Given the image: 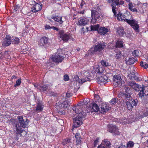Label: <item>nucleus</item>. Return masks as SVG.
Masks as SVG:
<instances>
[{
  "mask_svg": "<svg viewBox=\"0 0 148 148\" xmlns=\"http://www.w3.org/2000/svg\"><path fill=\"white\" fill-rule=\"evenodd\" d=\"M17 119L18 121L16 119H12L9 122L13 126H15L16 133L21 134L23 130L22 128H25L26 127V124L22 116H18Z\"/></svg>",
  "mask_w": 148,
  "mask_h": 148,
  "instance_id": "f257e3e1",
  "label": "nucleus"
},
{
  "mask_svg": "<svg viewBox=\"0 0 148 148\" xmlns=\"http://www.w3.org/2000/svg\"><path fill=\"white\" fill-rule=\"evenodd\" d=\"M129 86L136 91L139 92L138 95L140 97L143 98L144 97L145 94L144 91L145 86L144 85H140L136 84L134 82H131L129 83Z\"/></svg>",
  "mask_w": 148,
  "mask_h": 148,
  "instance_id": "f03ea898",
  "label": "nucleus"
},
{
  "mask_svg": "<svg viewBox=\"0 0 148 148\" xmlns=\"http://www.w3.org/2000/svg\"><path fill=\"white\" fill-rule=\"evenodd\" d=\"M94 99L95 102L90 104V108L91 111L97 112L99 109V106H100V105L102 103V99L100 98L99 95H95L94 96Z\"/></svg>",
  "mask_w": 148,
  "mask_h": 148,
  "instance_id": "7ed1b4c3",
  "label": "nucleus"
},
{
  "mask_svg": "<svg viewBox=\"0 0 148 148\" xmlns=\"http://www.w3.org/2000/svg\"><path fill=\"white\" fill-rule=\"evenodd\" d=\"M83 116L82 113H79V114H78V116L74 119L73 127H74L77 128L82 124V120Z\"/></svg>",
  "mask_w": 148,
  "mask_h": 148,
  "instance_id": "20e7f679",
  "label": "nucleus"
},
{
  "mask_svg": "<svg viewBox=\"0 0 148 148\" xmlns=\"http://www.w3.org/2000/svg\"><path fill=\"white\" fill-rule=\"evenodd\" d=\"M108 2L112 3L111 6L113 12L114 14H116L115 9H116V6L118 5H122L124 3V2L123 1H119V0H108Z\"/></svg>",
  "mask_w": 148,
  "mask_h": 148,
  "instance_id": "39448f33",
  "label": "nucleus"
},
{
  "mask_svg": "<svg viewBox=\"0 0 148 148\" xmlns=\"http://www.w3.org/2000/svg\"><path fill=\"white\" fill-rule=\"evenodd\" d=\"M127 23L130 24L136 32H139V25L137 21L134 19L127 20Z\"/></svg>",
  "mask_w": 148,
  "mask_h": 148,
  "instance_id": "423d86ee",
  "label": "nucleus"
},
{
  "mask_svg": "<svg viewBox=\"0 0 148 148\" xmlns=\"http://www.w3.org/2000/svg\"><path fill=\"white\" fill-rule=\"evenodd\" d=\"M91 12L92 19H91V22L95 24L97 21V19L100 17V14L98 11L95 10H92Z\"/></svg>",
  "mask_w": 148,
  "mask_h": 148,
  "instance_id": "0eeeda50",
  "label": "nucleus"
},
{
  "mask_svg": "<svg viewBox=\"0 0 148 148\" xmlns=\"http://www.w3.org/2000/svg\"><path fill=\"white\" fill-rule=\"evenodd\" d=\"M138 101L137 99H134L131 98L129 99L126 102V105L127 109L129 110L132 109L134 106H136L137 104Z\"/></svg>",
  "mask_w": 148,
  "mask_h": 148,
  "instance_id": "6e6552de",
  "label": "nucleus"
},
{
  "mask_svg": "<svg viewBox=\"0 0 148 148\" xmlns=\"http://www.w3.org/2000/svg\"><path fill=\"white\" fill-rule=\"evenodd\" d=\"M59 37L64 42H66L71 38V36L68 34L64 33L63 30L59 31Z\"/></svg>",
  "mask_w": 148,
  "mask_h": 148,
  "instance_id": "1a4fd4ad",
  "label": "nucleus"
},
{
  "mask_svg": "<svg viewBox=\"0 0 148 148\" xmlns=\"http://www.w3.org/2000/svg\"><path fill=\"white\" fill-rule=\"evenodd\" d=\"M105 43H99L96 45L93 51H92V54L94 53L95 52H100L106 46Z\"/></svg>",
  "mask_w": 148,
  "mask_h": 148,
  "instance_id": "9d476101",
  "label": "nucleus"
},
{
  "mask_svg": "<svg viewBox=\"0 0 148 148\" xmlns=\"http://www.w3.org/2000/svg\"><path fill=\"white\" fill-rule=\"evenodd\" d=\"M64 58L63 56L59 54L53 55L51 56V58L52 61L54 62H61Z\"/></svg>",
  "mask_w": 148,
  "mask_h": 148,
  "instance_id": "9b49d317",
  "label": "nucleus"
},
{
  "mask_svg": "<svg viewBox=\"0 0 148 148\" xmlns=\"http://www.w3.org/2000/svg\"><path fill=\"white\" fill-rule=\"evenodd\" d=\"M108 130L111 133L114 134H119V129L114 125L110 124L108 126Z\"/></svg>",
  "mask_w": 148,
  "mask_h": 148,
  "instance_id": "f8f14e48",
  "label": "nucleus"
},
{
  "mask_svg": "<svg viewBox=\"0 0 148 148\" xmlns=\"http://www.w3.org/2000/svg\"><path fill=\"white\" fill-rule=\"evenodd\" d=\"M114 84L115 85H122V79L121 76L118 75H116L113 77Z\"/></svg>",
  "mask_w": 148,
  "mask_h": 148,
  "instance_id": "ddd939ff",
  "label": "nucleus"
},
{
  "mask_svg": "<svg viewBox=\"0 0 148 148\" xmlns=\"http://www.w3.org/2000/svg\"><path fill=\"white\" fill-rule=\"evenodd\" d=\"M89 21V19L87 18L81 17L79 18L77 24L79 25L84 26L87 24Z\"/></svg>",
  "mask_w": 148,
  "mask_h": 148,
  "instance_id": "4468645a",
  "label": "nucleus"
},
{
  "mask_svg": "<svg viewBox=\"0 0 148 148\" xmlns=\"http://www.w3.org/2000/svg\"><path fill=\"white\" fill-rule=\"evenodd\" d=\"M42 8V4L41 3H36L32 8L31 11L34 13H36L40 11Z\"/></svg>",
  "mask_w": 148,
  "mask_h": 148,
  "instance_id": "2eb2a0df",
  "label": "nucleus"
},
{
  "mask_svg": "<svg viewBox=\"0 0 148 148\" xmlns=\"http://www.w3.org/2000/svg\"><path fill=\"white\" fill-rule=\"evenodd\" d=\"M110 143L109 141L107 140H103L101 143L99 145L97 148H110Z\"/></svg>",
  "mask_w": 148,
  "mask_h": 148,
  "instance_id": "dca6fc26",
  "label": "nucleus"
},
{
  "mask_svg": "<svg viewBox=\"0 0 148 148\" xmlns=\"http://www.w3.org/2000/svg\"><path fill=\"white\" fill-rule=\"evenodd\" d=\"M97 80L99 82H110V79H108V77L103 74L101 75L97 78Z\"/></svg>",
  "mask_w": 148,
  "mask_h": 148,
  "instance_id": "f3484780",
  "label": "nucleus"
},
{
  "mask_svg": "<svg viewBox=\"0 0 148 148\" xmlns=\"http://www.w3.org/2000/svg\"><path fill=\"white\" fill-rule=\"evenodd\" d=\"M12 41L10 36H6L3 41L2 45L3 46H8L10 45Z\"/></svg>",
  "mask_w": 148,
  "mask_h": 148,
  "instance_id": "a211bd4d",
  "label": "nucleus"
},
{
  "mask_svg": "<svg viewBox=\"0 0 148 148\" xmlns=\"http://www.w3.org/2000/svg\"><path fill=\"white\" fill-rule=\"evenodd\" d=\"M102 102L103 103H101L100 106H99L101 107V113H103L108 111L109 110V108L107 106L106 103H104L102 100Z\"/></svg>",
  "mask_w": 148,
  "mask_h": 148,
  "instance_id": "6ab92c4d",
  "label": "nucleus"
},
{
  "mask_svg": "<svg viewBox=\"0 0 148 148\" xmlns=\"http://www.w3.org/2000/svg\"><path fill=\"white\" fill-rule=\"evenodd\" d=\"M109 32V29L105 27H101L98 29V32L101 35H104Z\"/></svg>",
  "mask_w": 148,
  "mask_h": 148,
  "instance_id": "aec40b11",
  "label": "nucleus"
},
{
  "mask_svg": "<svg viewBox=\"0 0 148 148\" xmlns=\"http://www.w3.org/2000/svg\"><path fill=\"white\" fill-rule=\"evenodd\" d=\"M56 104L61 109L67 108L69 106L68 102L66 101H64L62 103L59 102Z\"/></svg>",
  "mask_w": 148,
  "mask_h": 148,
  "instance_id": "412c9836",
  "label": "nucleus"
},
{
  "mask_svg": "<svg viewBox=\"0 0 148 148\" xmlns=\"http://www.w3.org/2000/svg\"><path fill=\"white\" fill-rule=\"evenodd\" d=\"M48 39L45 37L41 38L38 42V45L40 46H44L46 45Z\"/></svg>",
  "mask_w": 148,
  "mask_h": 148,
  "instance_id": "4be33fe9",
  "label": "nucleus"
},
{
  "mask_svg": "<svg viewBox=\"0 0 148 148\" xmlns=\"http://www.w3.org/2000/svg\"><path fill=\"white\" fill-rule=\"evenodd\" d=\"M117 17L119 21H126L127 23V20H129L126 18L124 14H122L120 12L117 15Z\"/></svg>",
  "mask_w": 148,
  "mask_h": 148,
  "instance_id": "5701e85b",
  "label": "nucleus"
},
{
  "mask_svg": "<svg viewBox=\"0 0 148 148\" xmlns=\"http://www.w3.org/2000/svg\"><path fill=\"white\" fill-rule=\"evenodd\" d=\"M71 143V139L69 138L63 140L62 142V144L63 145L66 146L67 147L70 146Z\"/></svg>",
  "mask_w": 148,
  "mask_h": 148,
  "instance_id": "b1692460",
  "label": "nucleus"
},
{
  "mask_svg": "<svg viewBox=\"0 0 148 148\" xmlns=\"http://www.w3.org/2000/svg\"><path fill=\"white\" fill-rule=\"evenodd\" d=\"M34 86L36 88H37V89H39L41 91H46L48 88V86L46 85H43L36 86L35 85H34Z\"/></svg>",
  "mask_w": 148,
  "mask_h": 148,
  "instance_id": "393cba45",
  "label": "nucleus"
},
{
  "mask_svg": "<svg viewBox=\"0 0 148 148\" xmlns=\"http://www.w3.org/2000/svg\"><path fill=\"white\" fill-rule=\"evenodd\" d=\"M75 136L76 140V144L77 145L80 144L82 141V138L79 133H76L75 134Z\"/></svg>",
  "mask_w": 148,
  "mask_h": 148,
  "instance_id": "a878e982",
  "label": "nucleus"
},
{
  "mask_svg": "<svg viewBox=\"0 0 148 148\" xmlns=\"http://www.w3.org/2000/svg\"><path fill=\"white\" fill-rule=\"evenodd\" d=\"M11 41L12 44L18 45L20 42V39L17 37H14L12 38Z\"/></svg>",
  "mask_w": 148,
  "mask_h": 148,
  "instance_id": "bb28decb",
  "label": "nucleus"
},
{
  "mask_svg": "<svg viewBox=\"0 0 148 148\" xmlns=\"http://www.w3.org/2000/svg\"><path fill=\"white\" fill-rule=\"evenodd\" d=\"M55 21L59 23L60 24H61L62 23L63 21L62 20V17L58 16H56L53 17L52 18Z\"/></svg>",
  "mask_w": 148,
  "mask_h": 148,
  "instance_id": "cd10ccee",
  "label": "nucleus"
},
{
  "mask_svg": "<svg viewBox=\"0 0 148 148\" xmlns=\"http://www.w3.org/2000/svg\"><path fill=\"white\" fill-rule=\"evenodd\" d=\"M136 59L134 58H131L126 61V63L129 64H133L136 61Z\"/></svg>",
  "mask_w": 148,
  "mask_h": 148,
  "instance_id": "c85d7f7f",
  "label": "nucleus"
},
{
  "mask_svg": "<svg viewBox=\"0 0 148 148\" xmlns=\"http://www.w3.org/2000/svg\"><path fill=\"white\" fill-rule=\"evenodd\" d=\"M99 25L97 24L95 25H91L90 26L91 31H96L99 29Z\"/></svg>",
  "mask_w": 148,
  "mask_h": 148,
  "instance_id": "c756f323",
  "label": "nucleus"
},
{
  "mask_svg": "<svg viewBox=\"0 0 148 148\" xmlns=\"http://www.w3.org/2000/svg\"><path fill=\"white\" fill-rule=\"evenodd\" d=\"M116 47H122L123 46V42L119 40H118L116 44Z\"/></svg>",
  "mask_w": 148,
  "mask_h": 148,
  "instance_id": "7c9ffc66",
  "label": "nucleus"
},
{
  "mask_svg": "<svg viewBox=\"0 0 148 148\" xmlns=\"http://www.w3.org/2000/svg\"><path fill=\"white\" fill-rule=\"evenodd\" d=\"M73 109L74 111H75V112L76 114H79V113H82L81 112L82 109L79 106L74 107Z\"/></svg>",
  "mask_w": 148,
  "mask_h": 148,
  "instance_id": "2f4dec72",
  "label": "nucleus"
},
{
  "mask_svg": "<svg viewBox=\"0 0 148 148\" xmlns=\"http://www.w3.org/2000/svg\"><path fill=\"white\" fill-rule=\"evenodd\" d=\"M122 95V96L123 97V98H124L125 99H127V100H129L128 99H130L131 97H130V94L129 93H121Z\"/></svg>",
  "mask_w": 148,
  "mask_h": 148,
  "instance_id": "473e14b6",
  "label": "nucleus"
},
{
  "mask_svg": "<svg viewBox=\"0 0 148 148\" xmlns=\"http://www.w3.org/2000/svg\"><path fill=\"white\" fill-rule=\"evenodd\" d=\"M90 79L88 77H85V78H83L80 79L79 81V82L81 84H83L84 82L87 81H90Z\"/></svg>",
  "mask_w": 148,
  "mask_h": 148,
  "instance_id": "72a5a7b5",
  "label": "nucleus"
},
{
  "mask_svg": "<svg viewBox=\"0 0 148 148\" xmlns=\"http://www.w3.org/2000/svg\"><path fill=\"white\" fill-rule=\"evenodd\" d=\"M43 108V106L41 104L38 103L36 108L37 111H41L42 110Z\"/></svg>",
  "mask_w": 148,
  "mask_h": 148,
  "instance_id": "f704fd0d",
  "label": "nucleus"
},
{
  "mask_svg": "<svg viewBox=\"0 0 148 148\" xmlns=\"http://www.w3.org/2000/svg\"><path fill=\"white\" fill-rule=\"evenodd\" d=\"M117 32L119 35L121 36H123V35L125 33L124 30L122 28L121 29V28L117 30Z\"/></svg>",
  "mask_w": 148,
  "mask_h": 148,
  "instance_id": "c9c22d12",
  "label": "nucleus"
},
{
  "mask_svg": "<svg viewBox=\"0 0 148 148\" xmlns=\"http://www.w3.org/2000/svg\"><path fill=\"white\" fill-rule=\"evenodd\" d=\"M134 145V143L132 141H129L127 144V147L128 148L129 147H132Z\"/></svg>",
  "mask_w": 148,
  "mask_h": 148,
  "instance_id": "e433bc0d",
  "label": "nucleus"
},
{
  "mask_svg": "<svg viewBox=\"0 0 148 148\" xmlns=\"http://www.w3.org/2000/svg\"><path fill=\"white\" fill-rule=\"evenodd\" d=\"M132 54L134 57L138 56L139 55V51L137 50L134 51L132 52Z\"/></svg>",
  "mask_w": 148,
  "mask_h": 148,
  "instance_id": "4c0bfd02",
  "label": "nucleus"
},
{
  "mask_svg": "<svg viewBox=\"0 0 148 148\" xmlns=\"http://www.w3.org/2000/svg\"><path fill=\"white\" fill-rule=\"evenodd\" d=\"M21 83V78L18 79L16 82V84L14 85V86L16 87L19 86Z\"/></svg>",
  "mask_w": 148,
  "mask_h": 148,
  "instance_id": "58836bf2",
  "label": "nucleus"
},
{
  "mask_svg": "<svg viewBox=\"0 0 148 148\" xmlns=\"http://www.w3.org/2000/svg\"><path fill=\"white\" fill-rule=\"evenodd\" d=\"M97 72L99 73H101L103 71V69L102 67H101L100 66H99L98 68L96 69Z\"/></svg>",
  "mask_w": 148,
  "mask_h": 148,
  "instance_id": "ea45409f",
  "label": "nucleus"
},
{
  "mask_svg": "<svg viewBox=\"0 0 148 148\" xmlns=\"http://www.w3.org/2000/svg\"><path fill=\"white\" fill-rule=\"evenodd\" d=\"M101 63L103 66H108V64L105 61H102L101 62Z\"/></svg>",
  "mask_w": 148,
  "mask_h": 148,
  "instance_id": "a19ab883",
  "label": "nucleus"
},
{
  "mask_svg": "<svg viewBox=\"0 0 148 148\" xmlns=\"http://www.w3.org/2000/svg\"><path fill=\"white\" fill-rule=\"evenodd\" d=\"M20 7L19 5H17L14 6L13 11L15 12L18 10Z\"/></svg>",
  "mask_w": 148,
  "mask_h": 148,
  "instance_id": "79ce46f5",
  "label": "nucleus"
},
{
  "mask_svg": "<svg viewBox=\"0 0 148 148\" xmlns=\"http://www.w3.org/2000/svg\"><path fill=\"white\" fill-rule=\"evenodd\" d=\"M129 8L130 10L132 8H134V5L133 3L131 2H130L128 4Z\"/></svg>",
  "mask_w": 148,
  "mask_h": 148,
  "instance_id": "37998d69",
  "label": "nucleus"
},
{
  "mask_svg": "<svg viewBox=\"0 0 148 148\" xmlns=\"http://www.w3.org/2000/svg\"><path fill=\"white\" fill-rule=\"evenodd\" d=\"M69 77L68 75H65L64 76V79L65 81H67L69 80Z\"/></svg>",
  "mask_w": 148,
  "mask_h": 148,
  "instance_id": "c03bdc74",
  "label": "nucleus"
},
{
  "mask_svg": "<svg viewBox=\"0 0 148 148\" xmlns=\"http://www.w3.org/2000/svg\"><path fill=\"white\" fill-rule=\"evenodd\" d=\"M110 103L111 104H114L116 103V99L114 98L112 99L110 102Z\"/></svg>",
  "mask_w": 148,
  "mask_h": 148,
  "instance_id": "a18cd8bd",
  "label": "nucleus"
},
{
  "mask_svg": "<svg viewBox=\"0 0 148 148\" xmlns=\"http://www.w3.org/2000/svg\"><path fill=\"white\" fill-rule=\"evenodd\" d=\"M99 138H96V139L95 140L94 143V146L95 147L97 145L98 142H99Z\"/></svg>",
  "mask_w": 148,
  "mask_h": 148,
  "instance_id": "49530a36",
  "label": "nucleus"
},
{
  "mask_svg": "<svg viewBox=\"0 0 148 148\" xmlns=\"http://www.w3.org/2000/svg\"><path fill=\"white\" fill-rule=\"evenodd\" d=\"M122 55L120 52H119L116 54V57L117 59H119L121 57Z\"/></svg>",
  "mask_w": 148,
  "mask_h": 148,
  "instance_id": "de8ad7c7",
  "label": "nucleus"
},
{
  "mask_svg": "<svg viewBox=\"0 0 148 148\" xmlns=\"http://www.w3.org/2000/svg\"><path fill=\"white\" fill-rule=\"evenodd\" d=\"M72 95V94L69 92H67L66 93V96L67 97H69Z\"/></svg>",
  "mask_w": 148,
  "mask_h": 148,
  "instance_id": "09e8293b",
  "label": "nucleus"
},
{
  "mask_svg": "<svg viewBox=\"0 0 148 148\" xmlns=\"http://www.w3.org/2000/svg\"><path fill=\"white\" fill-rule=\"evenodd\" d=\"M118 148H126V147L125 145L121 144Z\"/></svg>",
  "mask_w": 148,
  "mask_h": 148,
  "instance_id": "8fccbe9b",
  "label": "nucleus"
},
{
  "mask_svg": "<svg viewBox=\"0 0 148 148\" xmlns=\"http://www.w3.org/2000/svg\"><path fill=\"white\" fill-rule=\"evenodd\" d=\"M130 10L134 12H138L137 10L134 8H132Z\"/></svg>",
  "mask_w": 148,
  "mask_h": 148,
  "instance_id": "3c124183",
  "label": "nucleus"
},
{
  "mask_svg": "<svg viewBox=\"0 0 148 148\" xmlns=\"http://www.w3.org/2000/svg\"><path fill=\"white\" fill-rule=\"evenodd\" d=\"M143 67L145 69H147L148 67V64L145 63Z\"/></svg>",
  "mask_w": 148,
  "mask_h": 148,
  "instance_id": "603ef678",
  "label": "nucleus"
},
{
  "mask_svg": "<svg viewBox=\"0 0 148 148\" xmlns=\"http://www.w3.org/2000/svg\"><path fill=\"white\" fill-rule=\"evenodd\" d=\"M77 12L79 14H83L85 12V10H83L82 11H78Z\"/></svg>",
  "mask_w": 148,
  "mask_h": 148,
  "instance_id": "864d4df0",
  "label": "nucleus"
},
{
  "mask_svg": "<svg viewBox=\"0 0 148 148\" xmlns=\"http://www.w3.org/2000/svg\"><path fill=\"white\" fill-rule=\"evenodd\" d=\"M148 116V110L147 111L144 113V116Z\"/></svg>",
  "mask_w": 148,
  "mask_h": 148,
  "instance_id": "5fc2aeb1",
  "label": "nucleus"
},
{
  "mask_svg": "<svg viewBox=\"0 0 148 148\" xmlns=\"http://www.w3.org/2000/svg\"><path fill=\"white\" fill-rule=\"evenodd\" d=\"M51 28H52L53 30H56V31H58L59 30L58 28L55 27H53Z\"/></svg>",
  "mask_w": 148,
  "mask_h": 148,
  "instance_id": "6e6d98bb",
  "label": "nucleus"
},
{
  "mask_svg": "<svg viewBox=\"0 0 148 148\" xmlns=\"http://www.w3.org/2000/svg\"><path fill=\"white\" fill-rule=\"evenodd\" d=\"M145 63H143V62H141L140 63V65L141 67H143Z\"/></svg>",
  "mask_w": 148,
  "mask_h": 148,
  "instance_id": "4d7b16f0",
  "label": "nucleus"
},
{
  "mask_svg": "<svg viewBox=\"0 0 148 148\" xmlns=\"http://www.w3.org/2000/svg\"><path fill=\"white\" fill-rule=\"evenodd\" d=\"M58 113L59 114H64V112H63V111L61 110L59 111Z\"/></svg>",
  "mask_w": 148,
  "mask_h": 148,
  "instance_id": "13d9d810",
  "label": "nucleus"
},
{
  "mask_svg": "<svg viewBox=\"0 0 148 148\" xmlns=\"http://www.w3.org/2000/svg\"><path fill=\"white\" fill-rule=\"evenodd\" d=\"M84 1H82L81 3L80 4V6L81 7V8H82V6H83L84 4Z\"/></svg>",
  "mask_w": 148,
  "mask_h": 148,
  "instance_id": "bf43d9fd",
  "label": "nucleus"
},
{
  "mask_svg": "<svg viewBox=\"0 0 148 148\" xmlns=\"http://www.w3.org/2000/svg\"><path fill=\"white\" fill-rule=\"evenodd\" d=\"M15 78H17V77L15 75H13L11 77V79H13Z\"/></svg>",
  "mask_w": 148,
  "mask_h": 148,
  "instance_id": "052dcab7",
  "label": "nucleus"
},
{
  "mask_svg": "<svg viewBox=\"0 0 148 148\" xmlns=\"http://www.w3.org/2000/svg\"><path fill=\"white\" fill-rule=\"evenodd\" d=\"M45 27L47 29H49L51 28L50 27L49 25H47L45 26Z\"/></svg>",
  "mask_w": 148,
  "mask_h": 148,
  "instance_id": "680f3d73",
  "label": "nucleus"
},
{
  "mask_svg": "<svg viewBox=\"0 0 148 148\" xmlns=\"http://www.w3.org/2000/svg\"><path fill=\"white\" fill-rule=\"evenodd\" d=\"M63 1V0H54V3H55V2H56L58 1Z\"/></svg>",
  "mask_w": 148,
  "mask_h": 148,
  "instance_id": "e2e57ef3",
  "label": "nucleus"
},
{
  "mask_svg": "<svg viewBox=\"0 0 148 148\" xmlns=\"http://www.w3.org/2000/svg\"><path fill=\"white\" fill-rule=\"evenodd\" d=\"M132 75H133V76H131V77H132L134 78H135V77H134V72H133V73H132Z\"/></svg>",
  "mask_w": 148,
  "mask_h": 148,
  "instance_id": "0e129e2a",
  "label": "nucleus"
},
{
  "mask_svg": "<svg viewBox=\"0 0 148 148\" xmlns=\"http://www.w3.org/2000/svg\"><path fill=\"white\" fill-rule=\"evenodd\" d=\"M8 53V51H5V52L4 53L5 55L6 54H7Z\"/></svg>",
  "mask_w": 148,
  "mask_h": 148,
  "instance_id": "69168bd1",
  "label": "nucleus"
},
{
  "mask_svg": "<svg viewBox=\"0 0 148 148\" xmlns=\"http://www.w3.org/2000/svg\"><path fill=\"white\" fill-rule=\"evenodd\" d=\"M144 116L142 115L140 116V118H142Z\"/></svg>",
  "mask_w": 148,
  "mask_h": 148,
  "instance_id": "338daca9",
  "label": "nucleus"
},
{
  "mask_svg": "<svg viewBox=\"0 0 148 148\" xmlns=\"http://www.w3.org/2000/svg\"><path fill=\"white\" fill-rule=\"evenodd\" d=\"M125 1L127 2H129L130 0H125Z\"/></svg>",
  "mask_w": 148,
  "mask_h": 148,
  "instance_id": "774afa93",
  "label": "nucleus"
}]
</instances>
